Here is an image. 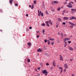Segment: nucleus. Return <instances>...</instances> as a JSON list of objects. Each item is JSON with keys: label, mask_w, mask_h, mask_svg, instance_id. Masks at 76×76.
Returning <instances> with one entry per match:
<instances>
[{"label": "nucleus", "mask_w": 76, "mask_h": 76, "mask_svg": "<svg viewBox=\"0 0 76 76\" xmlns=\"http://www.w3.org/2000/svg\"><path fill=\"white\" fill-rule=\"evenodd\" d=\"M56 28H58V24L56 25Z\"/></svg>", "instance_id": "44"}, {"label": "nucleus", "mask_w": 76, "mask_h": 76, "mask_svg": "<svg viewBox=\"0 0 76 76\" xmlns=\"http://www.w3.org/2000/svg\"><path fill=\"white\" fill-rule=\"evenodd\" d=\"M64 47H66L67 45V43L66 41H69L70 40V38L68 37H66L64 39Z\"/></svg>", "instance_id": "1"}, {"label": "nucleus", "mask_w": 76, "mask_h": 76, "mask_svg": "<svg viewBox=\"0 0 76 76\" xmlns=\"http://www.w3.org/2000/svg\"><path fill=\"white\" fill-rule=\"evenodd\" d=\"M28 14H27L26 15V16L27 17H28Z\"/></svg>", "instance_id": "43"}, {"label": "nucleus", "mask_w": 76, "mask_h": 76, "mask_svg": "<svg viewBox=\"0 0 76 76\" xmlns=\"http://www.w3.org/2000/svg\"><path fill=\"white\" fill-rule=\"evenodd\" d=\"M42 31V33H44V32H45V30H44V29H43Z\"/></svg>", "instance_id": "34"}, {"label": "nucleus", "mask_w": 76, "mask_h": 76, "mask_svg": "<svg viewBox=\"0 0 76 76\" xmlns=\"http://www.w3.org/2000/svg\"><path fill=\"white\" fill-rule=\"evenodd\" d=\"M53 67H50V70H52V69H53Z\"/></svg>", "instance_id": "50"}, {"label": "nucleus", "mask_w": 76, "mask_h": 76, "mask_svg": "<svg viewBox=\"0 0 76 76\" xmlns=\"http://www.w3.org/2000/svg\"><path fill=\"white\" fill-rule=\"evenodd\" d=\"M64 72H66V69H64Z\"/></svg>", "instance_id": "57"}, {"label": "nucleus", "mask_w": 76, "mask_h": 76, "mask_svg": "<svg viewBox=\"0 0 76 76\" xmlns=\"http://www.w3.org/2000/svg\"><path fill=\"white\" fill-rule=\"evenodd\" d=\"M64 37H66V34H65L64 35Z\"/></svg>", "instance_id": "58"}, {"label": "nucleus", "mask_w": 76, "mask_h": 76, "mask_svg": "<svg viewBox=\"0 0 76 76\" xmlns=\"http://www.w3.org/2000/svg\"><path fill=\"white\" fill-rule=\"evenodd\" d=\"M46 64L47 66H49V63H46Z\"/></svg>", "instance_id": "37"}, {"label": "nucleus", "mask_w": 76, "mask_h": 76, "mask_svg": "<svg viewBox=\"0 0 76 76\" xmlns=\"http://www.w3.org/2000/svg\"><path fill=\"white\" fill-rule=\"evenodd\" d=\"M40 69H41V67H38L37 68L38 70H40Z\"/></svg>", "instance_id": "39"}, {"label": "nucleus", "mask_w": 76, "mask_h": 76, "mask_svg": "<svg viewBox=\"0 0 76 76\" xmlns=\"http://www.w3.org/2000/svg\"><path fill=\"white\" fill-rule=\"evenodd\" d=\"M15 6H17L18 5V4H15Z\"/></svg>", "instance_id": "42"}, {"label": "nucleus", "mask_w": 76, "mask_h": 76, "mask_svg": "<svg viewBox=\"0 0 76 76\" xmlns=\"http://www.w3.org/2000/svg\"><path fill=\"white\" fill-rule=\"evenodd\" d=\"M46 46H45L44 47V50H47V48H46Z\"/></svg>", "instance_id": "26"}, {"label": "nucleus", "mask_w": 76, "mask_h": 76, "mask_svg": "<svg viewBox=\"0 0 76 76\" xmlns=\"http://www.w3.org/2000/svg\"><path fill=\"white\" fill-rule=\"evenodd\" d=\"M37 38H39V35H37Z\"/></svg>", "instance_id": "59"}, {"label": "nucleus", "mask_w": 76, "mask_h": 76, "mask_svg": "<svg viewBox=\"0 0 76 76\" xmlns=\"http://www.w3.org/2000/svg\"><path fill=\"white\" fill-rule=\"evenodd\" d=\"M29 7L30 8H31V5H29Z\"/></svg>", "instance_id": "60"}, {"label": "nucleus", "mask_w": 76, "mask_h": 76, "mask_svg": "<svg viewBox=\"0 0 76 76\" xmlns=\"http://www.w3.org/2000/svg\"><path fill=\"white\" fill-rule=\"evenodd\" d=\"M69 5H66V6L67 7H69Z\"/></svg>", "instance_id": "64"}, {"label": "nucleus", "mask_w": 76, "mask_h": 76, "mask_svg": "<svg viewBox=\"0 0 76 76\" xmlns=\"http://www.w3.org/2000/svg\"><path fill=\"white\" fill-rule=\"evenodd\" d=\"M67 2H65V3H64V4H67Z\"/></svg>", "instance_id": "62"}, {"label": "nucleus", "mask_w": 76, "mask_h": 76, "mask_svg": "<svg viewBox=\"0 0 76 76\" xmlns=\"http://www.w3.org/2000/svg\"><path fill=\"white\" fill-rule=\"evenodd\" d=\"M40 66H42V65H43V64H42V63H40Z\"/></svg>", "instance_id": "56"}, {"label": "nucleus", "mask_w": 76, "mask_h": 76, "mask_svg": "<svg viewBox=\"0 0 76 76\" xmlns=\"http://www.w3.org/2000/svg\"><path fill=\"white\" fill-rule=\"evenodd\" d=\"M61 35L62 37V38H63V33H62V32L61 33Z\"/></svg>", "instance_id": "28"}, {"label": "nucleus", "mask_w": 76, "mask_h": 76, "mask_svg": "<svg viewBox=\"0 0 76 76\" xmlns=\"http://www.w3.org/2000/svg\"><path fill=\"white\" fill-rule=\"evenodd\" d=\"M60 9H61V8H60V7H59V8H58L57 10H58V11H60Z\"/></svg>", "instance_id": "22"}, {"label": "nucleus", "mask_w": 76, "mask_h": 76, "mask_svg": "<svg viewBox=\"0 0 76 76\" xmlns=\"http://www.w3.org/2000/svg\"><path fill=\"white\" fill-rule=\"evenodd\" d=\"M44 54H45V55H46V56H47V55H48V53H44Z\"/></svg>", "instance_id": "30"}, {"label": "nucleus", "mask_w": 76, "mask_h": 76, "mask_svg": "<svg viewBox=\"0 0 76 76\" xmlns=\"http://www.w3.org/2000/svg\"><path fill=\"white\" fill-rule=\"evenodd\" d=\"M63 19L64 20H68L69 19V18L68 17H65L63 18Z\"/></svg>", "instance_id": "7"}, {"label": "nucleus", "mask_w": 76, "mask_h": 76, "mask_svg": "<svg viewBox=\"0 0 76 76\" xmlns=\"http://www.w3.org/2000/svg\"><path fill=\"white\" fill-rule=\"evenodd\" d=\"M48 75V72H47L45 73V76H47Z\"/></svg>", "instance_id": "27"}, {"label": "nucleus", "mask_w": 76, "mask_h": 76, "mask_svg": "<svg viewBox=\"0 0 76 76\" xmlns=\"http://www.w3.org/2000/svg\"><path fill=\"white\" fill-rule=\"evenodd\" d=\"M12 2H13V0H10L9 1V3L10 4H12Z\"/></svg>", "instance_id": "16"}, {"label": "nucleus", "mask_w": 76, "mask_h": 76, "mask_svg": "<svg viewBox=\"0 0 76 76\" xmlns=\"http://www.w3.org/2000/svg\"><path fill=\"white\" fill-rule=\"evenodd\" d=\"M69 5H70V6H72V4H71V3L70 2L69 3Z\"/></svg>", "instance_id": "35"}, {"label": "nucleus", "mask_w": 76, "mask_h": 76, "mask_svg": "<svg viewBox=\"0 0 76 76\" xmlns=\"http://www.w3.org/2000/svg\"><path fill=\"white\" fill-rule=\"evenodd\" d=\"M47 39H45V43H46V42H47Z\"/></svg>", "instance_id": "36"}, {"label": "nucleus", "mask_w": 76, "mask_h": 76, "mask_svg": "<svg viewBox=\"0 0 76 76\" xmlns=\"http://www.w3.org/2000/svg\"><path fill=\"white\" fill-rule=\"evenodd\" d=\"M47 70L46 69H45V70H42V72L43 74H45V73L47 72Z\"/></svg>", "instance_id": "3"}, {"label": "nucleus", "mask_w": 76, "mask_h": 76, "mask_svg": "<svg viewBox=\"0 0 76 76\" xmlns=\"http://www.w3.org/2000/svg\"><path fill=\"white\" fill-rule=\"evenodd\" d=\"M52 11L53 12H55V10H54L52 8Z\"/></svg>", "instance_id": "25"}, {"label": "nucleus", "mask_w": 76, "mask_h": 76, "mask_svg": "<svg viewBox=\"0 0 76 76\" xmlns=\"http://www.w3.org/2000/svg\"><path fill=\"white\" fill-rule=\"evenodd\" d=\"M63 25H66V23L65 22H64L62 23Z\"/></svg>", "instance_id": "33"}, {"label": "nucleus", "mask_w": 76, "mask_h": 76, "mask_svg": "<svg viewBox=\"0 0 76 76\" xmlns=\"http://www.w3.org/2000/svg\"><path fill=\"white\" fill-rule=\"evenodd\" d=\"M71 13H74V12L73 11H71Z\"/></svg>", "instance_id": "54"}, {"label": "nucleus", "mask_w": 76, "mask_h": 76, "mask_svg": "<svg viewBox=\"0 0 76 76\" xmlns=\"http://www.w3.org/2000/svg\"><path fill=\"white\" fill-rule=\"evenodd\" d=\"M38 13H40V12H39V10H38Z\"/></svg>", "instance_id": "63"}, {"label": "nucleus", "mask_w": 76, "mask_h": 76, "mask_svg": "<svg viewBox=\"0 0 76 76\" xmlns=\"http://www.w3.org/2000/svg\"><path fill=\"white\" fill-rule=\"evenodd\" d=\"M45 23H46L47 24H48V21H46L45 22Z\"/></svg>", "instance_id": "46"}, {"label": "nucleus", "mask_w": 76, "mask_h": 76, "mask_svg": "<svg viewBox=\"0 0 76 76\" xmlns=\"http://www.w3.org/2000/svg\"><path fill=\"white\" fill-rule=\"evenodd\" d=\"M48 44H50V41L49 40H48L47 41Z\"/></svg>", "instance_id": "17"}, {"label": "nucleus", "mask_w": 76, "mask_h": 76, "mask_svg": "<svg viewBox=\"0 0 76 76\" xmlns=\"http://www.w3.org/2000/svg\"><path fill=\"white\" fill-rule=\"evenodd\" d=\"M53 3H55V4H58V1H54Z\"/></svg>", "instance_id": "15"}, {"label": "nucleus", "mask_w": 76, "mask_h": 76, "mask_svg": "<svg viewBox=\"0 0 76 76\" xmlns=\"http://www.w3.org/2000/svg\"><path fill=\"white\" fill-rule=\"evenodd\" d=\"M34 9V4H33L32 5V7H31V9Z\"/></svg>", "instance_id": "24"}, {"label": "nucleus", "mask_w": 76, "mask_h": 76, "mask_svg": "<svg viewBox=\"0 0 76 76\" xmlns=\"http://www.w3.org/2000/svg\"><path fill=\"white\" fill-rule=\"evenodd\" d=\"M36 3H37V1H36V0H35L34 1V4H35Z\"/></svg>", "instance_id": "31"}, {"label": "nucleus", "mask_w": 76, "mask_h": 76, "mask_svg": "<svg viewBox=\"0 0 76 76\" xmlns=\"http://www.w3.org/2000/svg\"><path fill=\"white\" fill-rule=\"evenodd\" d=\"M46 14H47V15H49V13H48V12L47 11H46Z\"/></svg>", "instance_id": "32"}, {"label": "nucleus", "mask_w": 76, "mask_h": 76, "mask_svg": "<svg viewBox=\"0 0 76 76\" xmlns=\"http://www.w3.org/2000/svg\"><path fill=\"white\" fill-rule=\"evenodd\" d=\"M54 42H52L51 43L52 45H54Z\"/></svg>", "instance_id": "41"}, {"label": "nucleus", "mask_w": 76, "mask_h": 76, "mask_svg": "<svg viewBox=\"0 0 76 76\" xmlns=\"http://www.w3.org/2000/svg\"><path fill=\"white\" fill-rule=\"evenodd\" d=\"M66 10H64L63 11V13H65L66 12Z\"/></svg>", "instance_id": "48"}, {"label": "nucleus", "mask_w": 76, "mask_h": 76, "mask_svg": "<svg viewBox=\"0 0 76 76\" xmlns=\"http://www.w3.org/2000/svg\"><path fill=\"white\" fill-rule=\"evenodd\" d=\"M68 43H69V44H70V43H71V41H68Z\"/></svg>", "instance_id": "51"}, {"label": "nucleus", "mask_w": 76, "mask_h": 76, "mask_svg": "<svg viewBox=\"0 0 76 76\" xmlns=\"http://www.w3.org/2000/svg\"><path fill=\"white\" fill-rule=\"evenodd\" d=\"M60 59L61 61H63V57L61 56V55H60Z\"/></svg>", "instance_id": "5"}, {"label": "nucleus", "mask_w": 76, "mask_h": 76, "mask_svg": "<svg viewBox=\"0 0 76 76\" xmlns=\"http://www.w3.org/2000/svg\"><path fill=\"white\" fill-rule=\"evenodd\" d=\"M69 8H72V6L69 5Z\"/></svg>", "instance_id": "38"}, {"label": "nucleus", "mask_w": 76, "mask_h": 76, "mask_svg": "<svg viewBox=\"0 0 76 76\" xmlns=\"http://www.w3.org/2000/svg\"><path fill=\"white\" fill-rule=\"evenodd\" d=\"M42 6L44 8H45V6H44V2H42Z\"/></svg>", "instance_id": "19"}, {"label": "nucleus", "mask_w": 76, "mask_h": 76, "mask_svg": "<svg viewBox=\"0 0 76 76\" xmlns=\"http://www.w3.org/2000/svg\"><path fill=\"white\" fill-rule=\"evenodd\" d=\"M71 11H73V12H76V9H71Z\"/></svg>", "instance_id": "12"}, {"label": "nucleus", "mask_w": 76, "mask_h": 76, "mask_svg": "<svg viewBox=\"0 0 76 76\" xmlns=\"http://www.w3.org/2000/svg\"><path fill=\"white\" fill-rule=\"evenodd\" d=\"M70 27H71V28H73V26H70Z\"/></svg>", "instance_id": "55"}, {"label": "nucleus", "mask_w": 76, "mask_h": 76, "mask_svg": "<svg viewBox=\"0 0 76 76\" xmlns=\"http://www.w3.org/2000/svg\"><path fill=\"white\" fill-rule=\"evenodd\" d=\"M31 60H30V59H28V63H29V62H30Z\"/></svg>", "instance_id": "29"}, {"label": "nucleus", "mask_w": 76, "mask_h": 76, "mask_svg": "<svg viewBox=\"0 0 76 76\" xmlns=\"http://www.w3.org/2000/svg\"><path fill=\"white\" fill-rule=\"evenodd\" d=\"M64 66L65 69H68V66L67 64H64Z\"/></svg>", "instance_id": "6"}, {"label": "nucleus", "mask_w": 76, "mask_h": 76, "mask_svg": "<svg viewBox=\"0 0 76 76\" xmlns=\"http://www.w3.org/2000/svg\"><path fill=\"white\" fill-rule=\"evenodd\" d=\"M69 50H70L71 51L73 50V49L71 47H69Z\"/></svg>", "instance_id": "13"}, {"label": "nucleus", "mask_w": 76, "mask_h": 76, "mask_svg": "<svg viewBox=\"0 0 76 76\" xmlns=\"http://www.w3.org/2000/svg\"><path fill=\"white\" fill-rule=\"evenodd\" d=\"M49 39L50 41H54V39H51L50 38Z\"/></svg>", "instance_id": "23"}, {"label": "nucleus", "mask_w": 76, "mask_h": 76, "mask_svg": "<svg viewBox=\"0 0 76 76\" xmlns=\"http://www.w3.org/2000/svg\"><path fill=\"white\" fill-rule=\"evenodd\" d=\"M72 76H75V75H74V74H72Z\"/></svg>", "instance_id": "49"}, {"label": "nucleus", "mask_w": 76, "mask_h": 76, "mask_svg": "<svg viewBox=\"0 0 76 76\" xmlns=\"http://www.w3.org/2000/svg\"><path fill=\"white\" fill-rule=\"evenodd\" d=\"M69 19L70 20H72V19H75L76 20V18L75 17L72 16Z\"/></svg>", "instance_id": "2"}, {"label": "nucleus", "mask_w": 76, "mask_h": 76, "mask_svg": "<svg viewBox=\"0 0 76 76\" xmlns=\"http://www.w3.org/2000/svg\"><path fill=\"white\" fill-rule=\"evenodd\" d=\"M29 29H32V27L30 26L29 27Z\"/></svg>", "instance_id": "45"}, {"label": "nucleus", "mask_w": 76, "mask_h": 76, "mask_svg": "<svg viewBox=\"0 0 76 76\" xmlns=\"http://www.w3.org/2000/svg\"><path fill=\"white\" fill-rule=\"evenodd\" d=\"M0 12H3V10H0Z\"/></svg>", "instance_id": "47"}, {"label": "nucleus", "mask_w": 76, "mask_h": 76, "mask_svg": "<svg viewBox=\"0 0 76 76\" xmlns=\"http://www.w3.org/2000/svg\"><path fill=\"white\" fill-rule=\"evenodd\" d=\"M38 16H40V13H38Z\"/></svg>", "instance_id": "52"}, {"label": "nucleus", "mask_w": 76, "mask_h": 76, "mask_svg": "<svg viewBox=\"0 0 76 76\" xmlns=\"http://www.w3.org/2000/svg\"><path fill=\"white\" fill-rule=\"evenodd\" d=\"M40 15L42 16H44V14H43V12H42L41 11H40Z\"/></svg>", "instance_id": "14"}, {"label": "nucleus", "mask_w": 76, "mask_h": 76, "mask_svg": "<svg viewBox=\"0 0 76 76\" xmlns=\"http://www.w3.org/2000/svg\"><path fill=\"white\" fill-rule=\"evenodd\" d=\"M28 45V46H31V43H30V42H28L27 43Z\"/></svg>", "instance_id": "18"}, {"label": "nucleus", "mask_w": 76, "mask_h": 76, "mask_svg": "<svg viewBox=\"0 0 76 76\" xmlns=\"http://www.w3.org/2000/svg\"><path fill=\"white\" fill-rule=\"evenodd\" d=\"M70 60L71 61H73V59H70Z\"/></svg>", "instance_id": "53"}, {"label": "nucleus", "mask_w": 76, "mask_h": 76, "mask_svg": "<svg viewBox=\"0 0 76 76\" xmlns=\"http://www.w3.org/2000/svg\"><path fill=\"white\" fill-rule=\"evenodd\" d=\"M58 20L59 21V22H61V21H62V20H61L60 18H58Z\"/></svg>", "instance_id": "20"}, {"label": "nucleus", "mask_w": 76, "mask_h": 76, "mask_svg": "<svg viewBox=\"0 0 76 76\" xmlns=\"http://www.w3.org/2000/svg\"><path fill=\"white\" fill-rule=\"evenodd\" d=\"M46 25L48 26V27H49V26H50V25L48 24H47Z\"/></svg>", "instance_id": "40"}, {"label": "nucleus", "mask_w": 76, "mask_h": 76, "mask_svg": "<svg viewBox=\"0 0 76 76\" xmlns=\"http://www.w3.org/2000/svg\"><path fill=\"white\" fill-rule=\"evenodd\" d=\"M53 66H54V67H56V61H53Z\"/></svg>", "instance_id": "10"}, {"label": "nucleus", "mask_w": 76, "mask_h": 76, "mask_svg": "<svg viewBox=\"0 0 76 76\" xmlns=\"http://www.w3.org/2000/svg\"><path fill=\"white\" fill-rule=\"evenodd\" d=\"M58 68L59 69H61V70L60 72V73H61L63 72V68L61 67H59Z\"/></svg>", "instance_id": "11"}, {"label": "nucleus", "mask_w": 76, "mask_h": 76, "mask_svg": "<svg viewBox=\"0 0 76 76\" xmlns=\"http://www.w3.org/2000/svg\"><path fill=\"white\" fill-rule=\"evenodd\" d=\"M69 24H70V25H72V26H75V25H76V24L73 23H71L70 22H69Z\"/></svg>", "instance_id": "4"}, {"label": "nucleus", "mask_w": 76, "mask_h": 76, "mask_svg": "<svg viewBox=\"0 0 76 76\" xmlns=\"http://www.w3.org/2000/svg\"><path fill=\"white\" fill-rule=\"evenodd\" d=\"M48 23L49 24H51V25H53V23L51 22V20H48Z\"/></svg>", "instance_id": "8"}, {"label": "nucleus", "mask_w": 76, "mask_h": 76, "mask_svg": "<svg viewBox=\"0 0 76 76\" xmlns=\"http://www.w3.org/2000/svg\"><path fill=\"white\" fill-rule=\"evenodd\" d=\"M41 26H45V24L44 23H42L41 24Z\"/></svg>", "instance_id": "21"}, {"label": "nucleus", "mask_w": 76, "mask_h": 76, "mask_svg": "<svg viewBox=\"0 0 76 76\" xmlns=\"http://www.w3.org/2000/svg\"><path fill=\"white\" fill-rule=\"evenodd\" d=\"M71 3H72L73 4H74V3H73V2H72V1H70Z\"/></svg>", "instance_id": "61"}, {"label": "nucleus", "mask_w": 76, "mask_h": 76, "mask_svg": "<svg viewBox=\"0 0 76 76\" xmlns=\"http://www.w3.org/2000/svg\"><path fill=\"white\" fill-rule=\"evenodd\" d=\"M42 51V49H41L40 48H39L37 50V52H41Z\"/></svg>", "instance_id": "9"}]
</instances>
